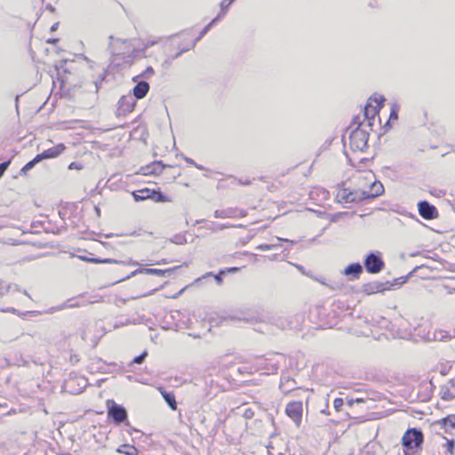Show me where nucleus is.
I'll return each mask as SVG.
<instances>
[{"label":"nucleus","instance_id":"obj_1","mask_svg":"<svg viewBox=\"0 0 455 455\" xmlns=\"http://www.w3.org/2000/svg\"><path fill=\"white\" fill-rule=\"evenodd\" d=\"M362 125L361 117L357 116L353 118L348 127V129H352L349 134V145L354 152H363L368 147L369 131L365 128H362Z\"/></svg>","mask_w":455,"mask_h":455},{"label":"nucleus","instance_id":"obj_2","mask_svg":"<svg viewBox=\"0 0 455 455\" xmlns=\"http://www.w3.org/2000/svg\"><path fill=\"white\" fill-rule=\"evenodd\" d=\"M423 442L424 435L419 428L412 427L407 429L402 438L404 455H412L411 451L421 450Z\"/></svg>","mask_w":455,"mask_h":455},{"label":"nucleus","instance_id":"obj_3","mask_svg":"<svg viewBox=\"0 0 455 455\" xmlns=\"http://www.w3.org/2000/svg\"><path fill=\"white\" fill-rule=\"evenodd\" d=\"M107 412L108 419L115 425L119 426L123 423L127 426L130 425L126 409L112 399L107 401Z\"/></svg>","mask_w":455,"mask_h":455},{"label":"nucleus","instance_id":"obj_4","mask_svg":"<svg viewBox=\"0 0 455 455\" xmlns=\"http://www.w3.org/2000/svg\"><path fill=\"white\" fill-rule=\"evenodd\" d=\"M108 50L109 53L122 52V55L126 54H137L139 50L135 47L132 48V40L116 38L114 36H109V44Z\"/></svg>","mask_w":455,"mask_h":455},{"label":"nucleus","instance_id":"obj_5","mask_svg":"<svg viewBox=\"0 0 455 455\" xmlns=\"http://www.w3.org/2000/svg\"><path fill=\"white\" fill-rule=\"evenodd\" d=\"M363 266L369 274L380 273L385 267L381 252L379 251H370L364 258Z\"/></svg>","mask_w":455,"mask_h":455},{"label":"nucleus","instance_id":"obj_6","mask_svg":"<svg viewBox=\"0 0 455 455\" xmlns=\"http://www.w3.org/2000/svg\"><path fill=\"white\" fill-rule=\"evenodd\" d=\"M385 100L386 99L382 95H377L376 93L371 95L363 108V118L375 119V116L379 115V110L384 106Z\"/></svg>","mask_w":455,"mask_h":455},{"label":"nucleus","instance_id":"obj_7","mask_svg":"<svg viewBox=\"0 0 455 455\" xmlns=\"http://www.w3.org/2000/svg\"><path fill=\"white\" fill-rule=\"evenodd\" d=\"M181 266H176L174 267H171V268H167V269L140 267V268L132 271L130 275L116 281L114 283H117L122 281L127 280V279L131 278L132 276H135L139 274L152 275H157V276H162V277L170 276L172 273H174Z\"/></svg>","mask_w":455,"mask_h":455},{"label":"nucleus","instance_id":"obj_8","mask_svg":"<svg viewBox=\"0 0 455 455\" xmlns=\"http://www.w3.org/2000/svg\"><path fill=\"white\" fill-rule=\"evenodd\" d=\"M118 52L117 53H110V64L109 68L112 69H122L125 67H131L137 57V54H124Z\"/></svg>","mask_w":455,"mask_h":455},{"label":"nucleus","instance_id":"obj_9","mask_svg":"<svg viewBox=\"0 0 455 455\" xmlns=\"http://www.w3.org/2000/svg\"><path fill=\"white\" fill-rule=\"evenodd\" d=\"M394 287L393 283H390L389 281L381 282V281H374L371 283H364L362 286V292L366 295H372L378 292H383L385 291H389Z\"/></svg>","mask_w":455,"mask_h":455},{"label":"nucleus","instance_id":"obj_10","mask_svg":"<svg viewBox=\"0 0 455 455\" xmlns=\"http://www.w3.org/2000/svg\"><path fill=\"white\" fill-rule=\"evenodd\" d=\"M135 104L136 99L132 95L122 96L117 102L116 116H125L133 110Z\"/></svg>","mask_w":455,"mask_h":455},{"label":"nucleus","instance_id":"obj_11","mask_svg":"<svg viewBox=\"0 0 455 455\" xmlns=\"http://www.w3.org/2000/svg\"><path fill=\"white\" fill-rule=\"evenodd\" d=\"M303 404L300 401H292L288 403L285 408V412L297 426L300 425L302 419Z\"/></svg>","mask_w":455,"mask_h":455},{"label":"nucleus","instance_id":"obj_12","mask_svg":"<svg viewBox=\"0 0 455 455\" xmlns=\"http://www.w3.org/2000/svg\"><path fill=\"white\" fill-rule=\"evenodd\" d=\"M419 214L427 220H432L438 217L437 208L427 200H421L418 203Z\"/></svg>","mask_w":455,"mask_h":455},{"label":"nucleus","instance_id":"obj_13","mask_svg":"<svg viewBox=\"0 0 455 455\" xmlns=\"http://www.w3.org/2000/svg\"><path fill=\"white\" fill-rule=\"evenodd\" d=\"M247 215V211L237 207H229L222 210H216L214 217L217 219L227 218H243Z\"/></svg>","mask_w":455,"mask_h":455},{"label":"nucleus","instance_id":"obj_14","mask_svg":"<svg viewBox=\"0 0 455 455\" xmlns=\"http://www.w3.org/2000/svg\"><path fill=\"white\" fill-rule=\"evenodd\" d=\"M266 322L282 331L291 326V322L288 317L280 315H267Z\"/></svg>","mask_w":455,"mask_h":455},{"label":"nucleus","instance_id":"obj_15","mask_svg":"<svg viewBox=\"0 0 455 455\" xmlns=\"http://www.w3.org/2000/svg\"><path fill=\"white\" fill-rule=\"evenodd\" d=\"M133 82L136 83V84L132 89V96L136 100H141L145 98L150 89L149 84L147 81L140 79Z\"/></svg>","mask_w":455,"mask_h":455},{"label":"nucleus","instance_id":"obj_16","mask_svg":"<svg viewBox=\"0 0 455 455\" xmlns=\"http://www.w3.org/2000/svg\"><path fill=\"white\" fill-rule=\"evenodd\" d=\"M65 149H66L65 145L62 143H60L57 146L48 148V149L43 151L42 153L38 154V156H39L41 162L45 159L56 158L59 156H60Z\"/></svg>","mask_w":455,"mask_h":455},{"label":"nucleus","instance_id":"obj_17","mask_svg":"<svg viewBox=\"0 0 455 455\" xmlns=\"http://www.w3.org/2000/svg\"><path fill=\"white\" fill-rule=\"evenodd\" d=\"M440 395L445 401H451L455 398V378L441 387Z\"/></svg>","mask_w":455,"mask_h":455},{"label":"nucleus","instance_id":"obj_18","mask_svg":"<svg viewBox=\"0 0 455 455\" xmlns=\"http://www.w3.org/2000/svg\"><path fill=\"white\" fill-rule=\"evenodd\" d=\"M362 273L363 266L359 262L347 265L343 271V274L348 276L351 280L359 278Z\"/></svg>","mask_w":455,"mask_h":455},{"label":"nucleus","instance_id":"obj_19","mask_svg":"<svg viewBox=\"0 0 455 455\" xmlns=\"http://www.w3.org/2000/svg\"><path fill=\"white\" fill-rule=\"evenodd\" d=\"M66 63H67V60H62L58 64H55V66H54L55 70L57 72V74H56L57 79L61 84V85H63L65 83L68 82L66 75L70 73V71L67 68H65Z\"/></svg>","mask_w":455,"mask_h":455},{"label":"nucleus","instance_id":"obj_20","mask_svg":"<svg viewBox=\"0 0 455 455\" xmlns=\"http://www.w3.org/2000/svg\"><path fill=\"white\" fill-rule=\"evenodd\" d=\"M165 165L163 164L162 161H155L152 164L146 166L143 168L144 174H154L157 175L163 172Z\"/></svg>","mask_w":455,"mask_h":455},{"label":"nucleus","instance_id":"obj_21","mask_svg":"<svg viewBox=\"0 0 455 455\" xmlns=\"http://www.w3.org/2000/svg\"><path fill=\"white\" fill-rule=\"evenodd\" d=\"M159 390L168 406L172 411H175L177 409V402L174 394L172 392L166 391L163 387H160Z\"/></svg>","mask_w":455,"mask_h":455},{"label":"nucleus","instance_id":"obj_22","mask_svg":"<svg viewBox=\"0 0 455 455\" xmlns=\"http://www.w3.org/2000/svg\"><path fill=\"white\" fill-rule=\"evenodd\" d=\"M150 196H152V192L151 189L148 188L132 192V197L136 202L150 199Z\"/></svg>","mask_w":455,"mask_h":455},{"label":"nucleus","instance_id":"obj_23","mask_svg":"<svg viewBox=\"0 0 455 455\" xmlns=\"http://www.w3.org/2000/svg\"><path fill=\"white\" fill-rule=\"evenodd\" d=\"M116 451L124 455H139L138 449L135 446L127 443L118 446Z\"/></svg>","mask_w":455,"mask_h":455},{"label":"nucleus","instance_id":"obj_24","mask_svg":"<svg viewBox=\"0 0 455 455\" xmlns=\"http://www.w3.org/2000/svg\"><path fill=\"white\" fill-rule=\"evenodd\" d=\"M294 379L290 377H284L282 376L281 382H280V388L284 392L288 393L291 390H293L294 387Z\"/></svg>","mask_w":455,"mask_h":455},{"label":"nucleus","instance_id":"obj_25","mask_svg":"<svg viewBox=\"0 0 455 455\" xmlns=\"http://www.w3.org/2000/svg\"><path fill=\"white\" fill-rule=\"evenodd\" d=\"M438 423L445 428V431H448L449 429H454L455 414L448 415L447 417L442 419Z\"/></svg>","mask_w":455,"mask_h":455},{"label":"nucleus","instance_id":"obj_26","mask_svg":"<svg viewBox=\"0 0 455 455\" xmlns=\"http://www.w3.org/2000/svg\"><path fill=\"white\" fill-rule=\"evenodd\" d=\"M369 189L372 193L374 198H377L378 196H381L385 191L383 184L378 180L372 182L369 187Z\"/></svg>","mask_w":455,"mask_h":455},{"label":"nucleus","instance_id":"obj_27","mask_svg":"<svg viewBox=\"0 0 455 455\" xmlns=\"http://www.w3.org/2000/svg\"><path fill=\"white\" fill-rule=\"evenodd\" d=\"M230 318L232 320H235V321H243L247 323H253L257 322V318L255 316L251 315H246L244 313L235 314L234 315H231Z\"/></svg>","mask_w":455,"mask_h":455},{"label":"nucleus","instance_id":"obj_28","mask_svg":"<svg viewBox=\"0 0 455 455\" xmlns=\"http://www.w3.org/2000/svg\"><path fill=\"white\" fill-rule=\"evenodd\" d=\"M41 160L38 156V155H36L32 160H30L29 162H28L20 170V174L21 176H25L27 174V172L30 170H32L36 164H37L38 163H40Z\"/></svg>","mask_w":455,"mask_h":455},{"label":"nucleus","instance_id":"obj_29","mask_svg":"<svg viewBox=\"0 0 455 455\" xmlns=\"http://www.w3.org/2000/svg\"><path fill=\"white\" fill-rule=\"evenodd\" d=\"M451 336L449 334V332L445 331H435L434 334H433V338H430L429 335L427 337V339H434V340H438V341H448V340H451Z\"/></svg>","mask_w":455,"mask_h":455},{"label":"nucleus","instance_id":"obj_30","mask_svg":"<svg viewBox=\"0 0 455 455\" xmlns=\"http://www.w3.org/2000/svg\"><path fill=\"white\" fill-rule=\"evenodd\" d=\"M152 196L150 199L157 203H164L170 201L169 198L159 189H151Z\"/></svg>","mask_w":455,"mask_h":455},{"label":"nucleus","instance_id":"obj_31","mask_svg":"<svg viewBox=\"0 0 455 455\" xmlns=\"http://www.w3.org/2000/svg\"><path fill=\"white\" fill-rule=\"evenodd\" d=\"M155 75V70L151 66L146 68V69L138 76L132 78V81H137L141 78L149 79Z\"/></svg>","mask_w":455,"mask_h":455},{"label":"nucleus","instance_id":"obj_32","mask_svg":"<svg viewBox=\"0 0 455 455\" xmlns=\"http://www.w3.org/2000/svg\"><path fill=\"white\" fill-rule=\"evenodd\" d=\"M167 241L180 245L187 243V238L185 234H176L172 237L169 238Z\"/></svg>","mask_w":455,"mask_h":455},{"label":"nucleus","instance_id":"obj_33","mask_svg":"<svg viewBox=\"0 0 455 455\" xmlns=\"http://www.w3.org/2000/svg\"><path fill=\"white\" fill-rule=\"evenodd\" d=\"M73 300H75V299H70L67 300L63 306L59 307V309H62L64 307L73 308V307L84 306V305H86V303H88V304L92 303V301L85 302L84 300L73 303Z\"/></svg>","mask_w":455,"mask_h":455},{"label":"nucleus","instance_id":"obj_34","mask_svg":"<svg viewBox=\"0 0 455 455\" xmlns=\"http://www.w3.org/2000/svg\"><path fill=\"white\" fill-rule=\"evenodd\" d=\"M157 42H158L157 40H148V41L144 44V46H143L141 49H138V50H139V52H137V57H139V56H142V57H145V58H146V57H147L146 51H147L149 47H151V46H153V45L156 44H157Z\"/></svg>","mask_w":455,"mask_h":455},{"label":"nucleus","instance_id":"obj_35","mask_svg":"<svg viewBox=\"0 0 455 455\" xmlns=\"http://www.w3.org/2000/svg\"><path fill=\"white\" fill-rule=\"evenodd\" d=\"M212 28V26L209 25V23L201 30L199 33V36L191 43L189 45L191 48H194L197 42H199Z\"/></svg>","mask_w":455,"mask_h":455},{"label":"nucleus","instance_id":"obj_36","mask_svg":"<svg viewBox=\"0 0 455 455\" xmlns=\"http://www.w3.org/2000/svg\"><path fill=\"white\" fill-rule=\"evenodd\" d=\"M349 192L350 190L348 188H343L338 193L337 197L339 198L340 201L350 203Z\"/></svg>","mask_w":455,"mask_h":455},{"label":"nucleus","instance_id":"obj_37","mask_svg":"<svg viewBox=\"0 0 455 455\" xmlns=\"http://www.w3.org/2000/svg\"><path fill=\"white\" fill-rule=\"evenodd\" d=\"M361 189L349 192L350 203L363 202V197L360 195Z\"/></svg>","mask_w":455,"mask_h":455},{"label":"nucleus","instance_id":"obj_38","mask_svg":"<svg viewBox=\"0 0 455 455\" xmlns=\"http://www.w3.org/2000/svg\"><path fill=\"white\" fill-rule=\"evenodd\" d=\"M363 403H365V400L363 398H356V399L348 398V397L346 398V404H347V407H348L349 409H351L355 404H363Z\"/></svg>","mask_w":455,"mask_h":455},{"label":"nucleus","instance_id":"obj_39","mask_svg":"<svg viewBox=\"0 0 455 455\" xmlns=\"http://www.w3.org/2000/svg\"><path fill=\"white\" fill-rule=\"evenodd\" d=\"M279 246V243H262L257 246V249L259 251H270V250H275Z\"/></svg>","mask_w":455,"mask_h":455},{"label":"nucleus","instance_id":"obj_40","mask_svg":"<svg viewBox=\"0 0 455 455\" xmlns=\"http://www.w3.org/2000/svg\"><path fill=\"white\" fill-rule=\"evenodd\" d=\"M148 355V352L145 350L140 355L135 356L132 361V363L140 364L144 362L145 358Z\"/></svg>","mask_w":455,"mask_h":455},{"label":"nucleus","instance_id":"obj_41","mask_svg":"<svg viewBox=\"0 0 455 455\" xmlns=\"http://www.w3.org/2000/svg\"><path fill=\"white\" fill-rule=\"evenodd\" d=\"M4 281L0 280V299L4 298L10 291L11 284L3 285Z\"/></svg>","mask_w":455,"mask_h":455},{"label":"nucleus","instance_id":"obj_42","mask_svg":"<svg viewBox=\"0 0 455 455\" xmlns=\"http://www.w3.org/2000/svg\"><path fill=\"white\" fill-rule=\"evenodd\" d=\"M225 275H226V270L225 269H221V270L219 271L218 274L213 275V278L215 279V281H216L218 285H221L222 284L223 277H224Z\"/></svg>","mask_w":455,"mask_h":455},{"label":"nucleus","instance_id":"obj_43","mask_svg":"<svg viewBox=\"0 0 455 455\" xmlns=\"http://www.w3.org/2000/svg\"><path fill=\"white\" fill-rule=\"evenodd\" d=\"M344 400L342 398H335L334 402H333V406H334V409L337 411H342V407L344 406Z\"/></svg>","mask_w":455,"mask_h":455},{"label":"nucleus","instance_id":"obj_44","mask_svg":"<svg viewBox=\"0 0 455 455\" xmlns=\"http://www.w3.org/2000/svg\"><path fill=\"white\" fill-rule=\"evenodd\" d=\"M374 120L375 119H364L363 120H361V122L363 123V125H362V128H365L366 130H372V126L374 124Z\"/></svg>","mask_w":455,"mask_h":455},{"label":"nucleus","instance_id":"obj_45","mask_svg":"<svg viewBox=\"0 0 455 455\" xmlns=\"http://www.w3.org/2000/svg\"><path fill=\"white\" fill-rule=\"evenodd\" d=\"M360 195H361V197H363V201L375 199L370 189L361 190Z\"/></svg>","mask_w":455,"mask_h":455},{"label":"nucleus","instance_id":"obj_46","mask_svg":"<svg viewBox=\"0 0 455 455\" xmlns=\"http://www.w3.org/2000/svg\"><path fill=\"white\" fill-rule=\"evenodd\" d=\"M107 76V70H104L103 74L100 76V78L94 81V86L96 89V92L99 91L102 82L105 80V77Z\"/></svg>","mask_w":455,"mask_h":455},{"label":"nucleus","instance_id":"obj_47","mask_svg":"<svg viewBox=\"0 0 455 455\" xmlns=\"http://www.w3.org/2000/svg\"><path fill=\"white\" fill-rule=\"evenodd\" d=\"M228 12V10H224V11H220V12L212 20V21L209 23L210 26H213L215 25L218 21H220L226 14V12Z\"/></svg>","mask_w":455,"mask_h":455},{"label":"nucleus","instance_id":"obj_48","mask_svg":"<svg viewBox=\"0 0 455 455\" xmlns=\"http://www.w3.org/2000/svg\"><path fill=\"white\" fill-rule=\"evenodd\" d=\"M398 107L394 105L392 108H391V110H390V116H389V120H396L398 119Z\"/></svg>","mask_w":455,"mask_h":455},{"label":"nucleus","instance_id":"obj_49","mask_svg":"<svg viewBox=\"0 0 455 455\" xmlns=\"http://www.w3.org/2000/svg\"><path fill=\"white\" fill-rule=\"evenodd\" d=\"M10 164H11V160H7L3 163H0V178L4 175V173L9 167Z\"/></svg>","mask_w":455,"mask_h":455},{"label":"nucleus","instance_id":"obj_50","mask_svg":"<svg viewBox=\"0 0 455 455\" xmlns=\"http://www.w3.org/2000/svg\"><path fill=\"white\" fill-rule=\"evenodd\" d=\"M190 49H192L190 46H188V47H184V48H180V51L178 52H176V54H174L173 56H172V60H176L178 59L179 57H180L184 52H187L188 51H189Z\"/></svg>","mask_w":455,"mask_h":455},{"label":"nucleus","instance_id":"obj_51","mask_svg":"<svg viewBox=\"0 0 455 455\" xmlns=\"http://www.w3.org/2000/svg\"><path fill=\"white\" fill-rule=\"evenodd\" d=\"M407 279H408V275L407 276H401L399 278L394 279V281L391 283H393L394 286L395 285H401V284L406 283Z\"/></svg>","mask_w":455,"mask_h":455},{"label":"nucleus","instance_id":"obj_52","mask_svg":"<svg viewBox=\"0 0 455 455\" xmlns=\"http://www.w3.org/2000/svg\"><path fill=\"white\" fill-rule=\"evenodd\" d=\"M243 416L247 419H252L254 416V411L251 408H246L243 413Z\"/></svg>","mask_w":455,"mask_h":455},{"label":"nucleus","instance_id":"obj_53","mask_svg":"<svg viewBox=\"0 0 455 455\" xmlns=\"http://www.w3.org/2000/svg\"><path fill=\"white\" fill-rule=\"evenodd\" d=\"M446 447H447V451L450 452V453H453V450H454V447H455V442L453 439L451 440H447V443H446Z\"/></svg>","mask_w":455,"mask_h":455},{"label":"nucleus","instance_id":"obj_54","mask_svg":"<svg viewBox=\"0 0 455 455\" xmlns=\"http://www.w3.org/2000/svg\"><path fill=\"white\" fill-rule=\"evenodd\" d=\"M80 259L84 261H86V262H91V263H100V258H89V257H80Z\"/></svg>","mask_w":455,"mask_h":455},{"label":"nucleus","instance_id":"obj_55","mask_svg":"<svg viewBox=\"0 0 455 455\" xmlns=\"http://www.w3.org/2000/svg\"><path fill=\"white\" fill-rule=\"evenodd\" d=\"M126 302L127 299L121 297H116L114 301L115 305L117 307H121L122 305H124Z\"/></svg>","mask_w":455,"mask_h":455},{"label":"nucleus","instance_id":"obj_56","mask_svg":"<svg viewBox=\"0 0 455 455\" xmlns=\"http://www.w3.org/2000/svg\"><path fill=\"white\" fill-rule=\"evenodd\" d=\"M100 263H116V264H124V261L116 260L113 259H100Z\"/></svg>","mask_w":455,"mask_h":455},{"label":"nucleus","instance_id":"obj_57","mask_svg":"<svg viewBox=\"0 0 455 455\" xmlns=\"http://www.w3.org/2000/svg\"><path fill=\"white\" fill-rule=\"evenodd\" d=\"M129 323H131V322H130L128 319H126L125 321H121V320H119V321H116V322L115 323V324H114V328H115V329H116V328H119V327H121V326L127 325V324H129Z\"/></svg>","mask_w":455,"mask_h":455},{"label":"nucleus","instance_id":"obj_58","mask_svg":"<svg viewBox=\"0 0 455 455\" xmlns=\"http://www.w3.org/2000/svg\"><path fill=\"white\" fill-rule=\"evenodd\" d=\"M80 361V358L77 355H75V354H71L70 355V358H69V362L72 363V364H76L78 362Z\"/></svg>","mask_w":455,"mask_h":455},{"label":"nucleus","instance_id":"obj_59","mask_svg":"<svg viewBox=\"0 0 455 455\" xmlns=\"http://www.w3.org/2000/svg\"><path fill=\"white\" fill-rule=\"evenodd\" d=\"M213 275H215L212 272H208L206 273L205 275H202L201 277L197 278L196 280V283H199L201 282L203 279H206L208 277H213Z\"/></svg>","mask_w":455,"mask_h":455},{"label":"nucleus","instance_id":"obj_60","mask_svg":"<svg viewBox=\"0 0 455 455\" xmlns=\"http://www.w3.org/2000/svg\"><path fill=\"white\" fill-rule=\"evenodd\" d=\"M181 158H182L186 163H188V164H191V165H194V166H195L196 162H195L192 158L188 157V156H184V155H181Z\"/></svg>","mask_w":455,"mask_h":455},{"label":"nucleus","instance_id":"obj_61","mask_svg":"<svg viewBox=\"0 0 455 455\" xmlns=\"http://www.w3.org/2000/svg\"><path fill=\"white\" fill-rule=\"evenodd\" d=\"M171 261L166 259H163L159 261H156L155 263H148L147 265H162V264H168L170 263Z\"/></svg>","mask_w":455,"mask_h":455},{"label":"nucleus","instance_id":"obj_62","mask_svg":"<svg viewBox=\"0 0 455 455\" xmlns=\"http://www.w3.org/2000/svg\"><path fill=\"white\" fill-rule=\"evenodd\" d=\"M173 60H172V57H169L168 59H166V60L164 61L163 66H164V67H169V66H171V65H172V61H173Z\"/></svg>","mask_w":455,"mask_h":455},{"label":"nucleus","instance_id":"obj_63","mask_svg":"<svg viewBox=\"0 0 455 455\" xmlns=\"http://www.w3.org/2000/svg\"><path fill=\"white\" fill-rule=\"evenodd\" d=\"M2 312H10V313H15L16 312V309L14 307H6V308H2L1 309Z\"/></svg>","mask_w":455,"mask_h":455},{"label":"nucleus","instance_id":"obj_64","mask_svg":"<svg viewBox=\"0 0 455 455\" xmlns=\"http://www.w3.org/2000/svg\"><path fill=\"white\" fill-rule=\"evenodd\" d=\"M68 168H69V169H71V170H72V169H78V168H79V167H78V164H77L76 162H73V163H71V164H69Z\"/></svg>","mask_w":455,"mask_h":455}]
</instances>
